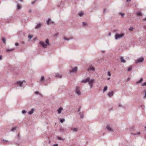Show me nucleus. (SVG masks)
Here are the masks:
<instances>
[{"label":"nucleus","mask_w":146,"mask_h":146,"mask_svg":"<svg viewBox=\"0 0 146 146\" xmlns=\"http://www.w3.org/2000/svg\"><path fill=\"white\" fill-rule=\"evenodd\" d=\"M94 81L95 80L94 79H90L89 77H88L87 78L82 80L81 82L84 83L88 82V84L90 85V88H92L93 87V84Z\"/></svg>","instance_id":"1"},{"label":"nucleus","mask_w":146,"mask_h":146,"mask_svg":"<svg viewBox=\"0 0 146 146\" xmlns=\"http://www.w3.org/2000/svg\"><path fill=\"white\" fill-rule=\"evenodd\" d=\"M46 44L44 43V42L42 41H40L39 42V44H40L44 48H46L47 45L49 44V40L48 39H46Z\"/></svg>","instance_id":"2"},{"label":"nucleus","mask_w":146,"mask_h":146,"mask_svg":"<svg viewBox=\"0 0 146 146\" xmlns=\"http://www.w3.org/2000/svg\"><path fill=\"white\" fill-rule=\"evenodd\" d=\"M124 34L122 33L121 34H119V33H116L115 34V40H117L118 39L124 37Z\"/></svg>","instance_id":"3"},{"label":"nucleus","mask_w":146,"mask_h":146,"mask_svg":"<svg viewBox=\"0 0 146 146\" xmlns=\"http://www.w3.org/2000/svg\"><path fill=\"white\" fill-rule=\"evenodd\" d=\"M74 92L78 96H80L81 94V92L80 91V87L78 86H76L75 87Z\"/></svg>","instance_id":"4"},{"label":"nucleus","mask_w":146,"mask_h":146,"mask_svg":"<svg viewBox=\"0 0 146 146\" xmlns=\"http://www.w3.org/2000/svg\"><path fill=\"white\" fill-rule=\"evenodd\" d=\"M144 60L143 57H141L138 58L137 60H135V62L136 63H140L142 62Z\"/></svg>","instance_id":"5"},{"label":"nucleus","mask_w":146,"mask_h":146,"mask_svg":"<svg viewBox=\"0 0 146 146\" xmlns=\"http://www.w3.org/2000/svg\"><path fill=\"white\" fill-rule=\"evenodd\" d=\"M46 23L47 25H49L50 24H53L54 23L52 21L50 18H48L46 21Z\"/></svg>","instance_id":"6"},{"label":"nucleus","mask_w":146,"mask_h":146,"mask_svg":"<svg viewBox=\"0 0 146 146\" xmlns=\"http://www.w3.org/2000/svg\"><path fill=\"white\" fill-rule=\"evenodd\" d=\"M23 82H25V81L24 80L22 82L21 81H18L16 82V84L17 85H19V86L20 87H23L22 86L23 84Z\"/></svg>","instance_id":"7"},{"label":"nucleus","mask_w":146,"mask_h":146,"mask_svg":"<svg viewBox=\"0 0 146 146\" xmlns=\"http://www.w3.org/2000/svg\"><path fill=\"white\" fill-rule=\"evenodd\" d=\"M55 77L58 78H61L62 77V76L61 74L58 73L55 74Z\"/></svg>","instance_id":"8"},{"label":"nucleus","mask_w":146,"mask_h":146,"mask_svg":"<svg viewBox=\"0 0 146 146\" xmlns=\"http://www.w3.org/2000/svg\"><path fill=\"white\" fill-rule=\"evenodd\" d=\"M113 93H114L113 91L109 92L108 94V96L110 97H111L113 95Z\"/></svg>","instance_id":"9"},{"label":"nucleus","mask_w":146,"mask_h":146,"mask_svg":"<svg viewBox=\"0 0 146 146\" xmlns=\"http://www.w3.org/2000/svg\"><path fill=\"white\" fill-rule=\"evenodd\" d=\"M77 71V67H75L73 68L72 71H70V73H71L72 72H76Z\"/></svg>","instance_id":"10"},{"label":"nucleus","mask_w":146,"mask_h":146,"mask_svg":"<svg viewBox=\"0 0 146 146\" xmlns=\"http://www.w3.org/2000/svg\"><path fill=\"white\" fill-rule=\"evenodd\" d=\"M88 71H89L90 70L94 71L95 70L94 68L92 66H91L88 69Z\"/></svg>","instance_id":"11"},{"label":"nucleus","mask_w":146,"mask_h":146,"mask_svg":"<svg viewBox=\"0 0 146 146\" xmlns=\"http://www.w3.org/2000/svg\"><path fill=\"white\" fill-rule=\"evenodd\" d=\"M35 110L34 108H32L31 111L28 112V113L30 115H31L33 113Z\"/></svg>","instance_id":"12"},{"label":"nucleus","mask_w":146,"mask_h":146,"mask_svg":"<svg viewBox=\"0 0 146 146\" xmlns=\"http://www.w3.org/2000/svg\"><path fill=\"white\" fill-rule=\"evenodd\" d=\"M15 49V48H12L7 49L6 50V51L7 52L13 51Z\"/></svg>","instance_id":"13"},{"label":"nucleus","mask_w":146,"mask_h":146,"mask_svg":"<svg viewBox=\"0 0 146 146\" xmlns=\"http://www.w3.org/2000/svg\"><path fill=\"white\" fill-rule=\"evenodd\" d=\"M71 130L73 132H77L78 130V129L77 128L74 127H72Z\"/></svg>","instance_id":"14"},{"label":"nucleus","mask_w":146,"mask_h":146,"mask_svg":"<svg viewBox=\"0 0 146 146\" xmlns=\"http://www.w3.org/2000/svg\"><path fill=\"white\" fill-rule=\"evenodd\" d=\"M41 25V23H39L37 24V25H36L35 27V29H36L40 27Z\"/></svg>","instance_id":"15"},{"label":"nucleus","mask_w":146,"mask_h":146,"mask_svg":"<svg viewBox=\"0 0 146 146\" xmlns=\"http://www.w3.org/2000/svg\"><path fill=\"white\" fill-rule=\"evenodd\" d=\"M63 110V108L62 107H60L58 110V113H60L61 111Z\"/></svg>","instance_id":"16"},{"label":"nucleus","mask_w":146,"mask_h":146,"mask_svg":"<svg viewBox=\"0 0 146 146\" xmlns=\"http://www.w3.org/2000/svg\"><path fill=\"white\" fill-rule=\"evenodd\" d=\"M106 128L110 131H113V129L108 125L107 126Z\"/></svg>","instance_id":"17"},{"label":"nucleus","mask_w":146,"mask_h":146,"mask_svg":"<svg viewBox=\"0 0 146 146\" xmlns=\"http://www.w3.org/2000/svg\"><path fill=\"white\" fill-rule=\"evenodd\" d=\"M121 59V62L125 63L126 62L125 60L123 59V57H121L120 58Z\"/></svg>","instance_id":"18"},{"label":"nucleus","mask_w":146,"mask_h":146,"mask_svg":"<svg viewBox=\"0 0 146 146\" xmlns=\"http://www.w3.org/2000/svg\"><path fill=\"white\" fill-rule=\"evenodd\" d=\"M143 80V78H141L137 82H136V83L137 84H139L141 83L142 82V81Z\"/></svg>","instance_id":"19"},{"label":"nucleus","mask_w":146,"mask_h":146,"mask_svg":"<svg viewBox=\"0 0 146 146\" xmlns=\"http://www.w3.org/2000/svg\"><path fill=\"white\" fill-rule=\"evenodd\" d=\"M79 114L80 115V118L82 119L84 117V115L81 112H80Z\"/></svg>","instance_id":"20"},{"label":"nucleus","mask_w":146,"mask_h":146,"mask_svg":"<svg viewBox=\"0 0 146 146\" xmlns=\"http://www.w3.org/2000/svg\"><path fill=\"white\" fill-rule=\"evenodd\" d=\"M137 16H142V13L140 12H138L137 13Z\"/></svg>","instance_id":"21"},{"label":"nucleus","mask_w":146,"mask_h":146,"mask_svg":"<svg viewBox=\"0 0 146 146\" xmlns=\"http://www.w3.org/2000/svg\"><path fill=\"white\" fill-rule=\"evenodd\" d=\"M107 88H108L107 86H105L104 88V89L103 91V92H105L107 90Z\"/></svg>","instance_id":"22"},{"label":"nucleus","mask_w":146,"mask_h":146,"mask_svg":"<svg viewBox=\"0 0 146 146\" xmlns=\"http://www.w3.org/2000/svg\"><path fill=\"white\" fill-rule=\"evenodd\" d=\"M84 13L83 12H81L78 13L80 17H82L84 15Z\"/></svg>","instance_id":"23"},{"label":"nucleus","mask_w":146,"mask_h":146,"mask_svg":"<svg viewBox=\"0 0 146 146\" xmlns=\"http://www.w3.org/2000/svg\"><path fill=\"white\" fill-rule=\"evenodd\" d=\"M140 134H141V133L140 132H138L137 133H131L132 134H133V135H139Z\"/></svg>","instance_id":"24"},{"label":"nucleus","mask_w":146,"mask_h":146,"mask_svg":"<svg viewBox=\"0 0 146 146\" xmlns=\"http://www.w3.org/2000/svg\"><path fill=\"white\" fill-rule=\"evenodd\" d=\"M44 79V76H41L40 80V82H42Z\"/></svg>","instance_id":"25"},{"label":"nucleus","mask_w":146,"mask_h":146,"mask_svg":"<svg viewBox=\"0 0 146 146\" xmlns=\"http://www.w3.org/2000/svg\"><path fill=\"white\" fill-rule=\"evenodd\" d=\"M35 94L36 95L39 94L40 96H42V94H40L38 92L36 91L35 92Z\"/></svg>","instance_id":"26"},{"label":"nucleus","mask_w":146,"mask_h":146,"mask_svg":"<svg viewBox=\"0 0 146 146\" xmlns=\"http://www.w3.org/2000/svg\"><path fill=\"white\" fill-rule=\"evenodd\" d=\"M57 138L58 140H65L64 138H62L59 137H57Z\"/></svg>","instance_id":"27"},{"label":"nucleus","mask_w":146,"mask_h":146,"mask_svg":"<svg viewBox=\"0 0 146 146\" xmlns=\"http://www.w3.org/2000/svg\"><path fill=\"white\" fill-rule=\"evenodd\" d=\"M2 41L5 44H6L5 39L4 37H3L2 39Z\"/></svg>","instance_id":"28"},{"label":"nucleus","mask_w":146,"mask_h":146,"mask_svg":"<svg viewBox=\"0 0 146 146\" xmlns=\"http://www.w3.org/2000/svg\"><path fill=\"white\" fill-rule=\"evenodd\" d=\"M64 39L65 40H70V39H72V38H71L70 39H69V38H67L65 36H64Z\"/></svg>","instance_id":"29"},{"label":"nucleus","mask_w":146,"mask_h":146,"mask_svg":"<svg viewBox=\"0 0 146 146\" xmlns=\"http://www.w3.org/2000/svg\"><path fill=\"white\" fill-rule=\"evenodd\" d=\"M132 69V67L131 66H130L127 69V70L129 71H130Z\"/></svg>","instance_id":"30"},{"label":"nucleus","mask_w":146,"mask_h":146,"mask_svg":"<svg viewBox=\"0 0 146 146\" xmlns=\"http://www.w3.org/2000/svg\"><path fill=\"white\" fill-rule=\"evenodd\" d=\"M3 141L5 143H7L9 142V141L8 140H6L3 139Z\"/></svg>","instance_id":"31"},{"label":"nucleus","mask_w":146,"mask_h":146,"mask_svg":"<svg viewBox=\"0 0 146 146\" xmlns=\"http://www.w3.org/2000/svg\"><path fill=\"white\" fill-rule=\"evenodd\" d=\"M21 8V6L19 5V4H18L17 5V8L18 9H19Z\"/></svg>","instance_id":"32"},{"label":"nucleus","mask_w":146,"mask_h":146,"mask_svg":"<svg viewBox=\"0 0 146 146\" xmlns=\"http://www.w3.org/2000/svg\"><path fill=\"white\" fill-rule=\"evenodd\" d=\"M59 35L58 33H56L54 35V36L57 37Z\"/></svg>","instance_id":"33"},{"label":"nucleus","mask_w":146,"mask_h":146,"mask_svg":"<svg viewBox=\"0 0 146 146\" xmlns=\"http://www.w3.org/2000/svg\"><path fill=\"white\" fill-rule=\"evenodd\" d=\"M82 25L84 26H87V23L85 22H83L82 23Z\"/></svg>","instance_id":"34"},{"label":"nucleus","mask_w":146,"mask_h":146,"mask_svg":"<svg viewBox=\"0 0 146 146\" xmlns=\"http://www.w3.org/2000/svg\"><path fill=\"white\" fill-rule=\"evenodd\" d=\"M33 37V36L31 35H29L28 36V38L30 39H31Z\"/></svg>","instance_id":"35"},{"label":"nucleus","mask_w":146,"mask_h":146,"mask_svg":"<svg viewBox=\"0 0 146 146\" xmlns=\"http://www.w3.org/2000/svg\"><path fill=\"white\" fill-rule=\"evenodd\" d=\"M65 120L64 119H60V122L62 123H63L64 121Z\"/></svg>","instance_id":"36"},{"label":"nucleus","mask_w":146,"mask_h":146,"mask_svg":"<svg viewBox=\"0 0 146 146\" xmlns=\"http://www.w3.org/2000/svg\"><path fill=\"white\" fill-rule=\"evenodd\" d=\"M26 112L27 111L25 110H23L22 111V113L23 114L26 113Z\"/></svg>","instance_id":"37"},{"label":"nucleus","mask_w":146,"mask_h":146,"mask_svg":"<svg viewBox=\"0 0 146 146\" xmlns=\"http://www.w3.org/2000/svg\"><path fill=\"white\" fill-rule=\"evenodd\" d=\"M16 129V127H14V128H12L11 130V131H14Z\"/></svg>","instance_id":"38"},{"label":"nucleus","mask_w":146,"mask_h":146,"mask_svg":"<svg viewBox=\"0 0 146 146\" xmlns=\"http://www.w3.org/2000/svg\"><path fill=\"white\" fill-rule=\"evenodd\" d=\"M37 0H35V1H34L32 2L31 3V4L32 5H33L34 4H35V3L36 2Z\"/></svg>","instance_id":"39"},{"label":"nucleus","mask_w":146,"mask_h":146,"mask_svg":"<svg viewBox=\"0 0 146 146\" xmlns=\"http://www.w3.org/2000/svg\"><path fill=\"white\" fill-rule=\"evenodd\" d=\"M108 75L109 76H111V73L109 72H107Z\"/></svg>","instance_id":"40"},{"label":"nucleus","mask_w":146,"mask_h":146,"mask_svg":"<svg viewBox=\"0 0 146 146\" xmlns=\"http://www.w3.org/2000/svg\"><path fill=\"white\" fill-rule=\"evenodd\" d=\"M133 28L132 27H131L129 29V30L130 31H132L133 30Z\"/></svg>","instance_id":"41"},{"label":"nucleus","mask_w":146,"mask_h":146,"mask_svg":"<svg viewBox=\"0 0 146 146\" xmlns=\"http://www.w3.org/2000/svg\"><path fill=\"white\" fill-rule=\"evenodd\" d=\"M134 128V126H132L130 128V130L131 131V130H133Z\"/></svg>","instance_id":"42"},{"label":"nucleus","mask_w":146,"mask_h":146,"mask_svg":"<svg viewBox=\"0 0 146 146\" xmlns=\"http://www.w3.org/2000/svg\"><path fill=\"white\" fill-rule=\"evenodd\" d=\"M60 131L61 132H63L64 131V130L62 128H61L60 129Z\"/></svg>","instance_id":"43"},{"label":"nucleus","mask_w":146,"mask_h":146,"mask_svg":"<svg viewBox=\"0 0 146 146\" xmlns=\"http://www.w3.org/2000/svg\"><path fill=\"white\" fill-rule=\"evenodd\" d=\"M119 14L120 15H121V16L122 17H123L124 16V13H119Z\"/></svg>","instance_id":"44"},{"label":"nucleus","mask_w":146,"mask_h":146,"mask_svg":"<svg viewBox=\"0 0 146 146\" xmlns=\"http://www.w3.org/2000/svg\"><path fill=\"white\" fill-rule=\"evenodd\" d=\"M142 21H146V17L143 18V19H142Z\"/></svg>","instance_id":"45"},{"label":"nucleus","mask_w":146,"mask_h":146,"mask_svg":"<svg viewBox=\"0 0 146 146\" xmlns=\"http://www.w3.org/2000/svg\"><path fill=\"white\" fill-rule=\"evenodd\" d=\"M146 85V82H145L142 84V86H145Z\"/></svg>","instance_id":"46"},{"label":"nucleus","mask_w":146,"mask_h":146,"mask_svg":"<svg viewBox=\"0 0 146 146\" xmlns=\"http://www.w3.org/2000/svg\"><path fill=\"white\" fill-rule=\"evenodd\" d=\"M118 106L119 107H123V106H122L120 104H119L118 105Z\"/></svg>","instance_id":"47"},{"label":"nucleus","mask_w":146,"mask_h":146,"mask_svg":"<svg viewBox=\"0 0 146 146\" xmlns=\"http://www.w3.org/2000/svg\"><path fill=\"white\" fill-rule=\"evenodd\" d=\"M80 110H81V107H79L78 110V112L79 111H80Z\"/></svg>","instance_id":"48"},{"label":"nucleus","mask_w":146,"mask_h":146,"mask_svg":"<svg viewBox=\"0 0 146 146\" xmlns=\"http://www.w3.org/2000/svg\"><path fill=\"white\" fill-rule=\"evenodd\" d=\"M15 44L16 46H17L19 45L18 43L17 42Z\"/></svg>","instance_id":"49"},{"label":"nucleus","mask_w":146,"mask_h":146,"mask_svg":"<svg viewBox=\"0 0 146 146\" xmlns=\"http://www.w3.org/2000/svg\"><path fill=\"white\" fill-rule=\"evenodd\" d=\"M58 144H54L52 146H58Z\"/></svg>","instance_id":"50"},{"label":"nucleus","mask_w":146,"mask_h":146,"mask_svg":"<svg viewBox=\"0 0 146 146\" xmlns=\"http://www.w3.org/2000/svg\"><path fill=\"white\" fill-rule=\"evenodd\" d=\"M2 56H0V60H1L2 59Z\"/></svg>","instance_id":"51"},{"label":"nucleus","mask_w":146,"mask_h":146,"mask_svg":"<svg viewBox=\"0 0 146 146\" xmlns=\"http://www.w3.org/2000/svg\"><path fill=\"white\" fill-rule=\"evenodd\" d=\"M110 79V77H108L107 78V80H109Z\"/></svg>","instance_id":"52"},{"label":"nucleus","mask_w":146,"mask_h":146,"mask_svg":"<svg viewBox=\"0 0 146 146\" xmlns=\"http://www.w3.org/2000/svg\"><path fill=\"white\" fill-rule=\"evenodd\" d=\"M129 79H129V78H127V81H129Z\"/></svg>","instance_id":"53"},{"label":"nucleus","mask_w":146,"mask_h":146,"mask_svg":"<svg viewBox=\"0 0 146 146\" xmlns=\"http://www.w3.org/2000/svg\"><path fill=\"white\" fill-rule=\"evenodd\" d=\"M108 35H109V36H110V35H111V33H109V34H108Z\"/></svg>","instance_id":"54"},{"label":"nucleus","mask_w":146,"mask_h":146,"mask_svg":"<svg viewBox=\"0 0 146 146\" xmlns=\"http://www.w3.org/2000/svg\"><path fill=\"white\" fill-rule=\"evenodd\" d=\"M21 2H23V0H19Z\"/></svg>","instance_id":"55"},{"label":"nucleus","mask_w":146,"mask_h":146,"mask_svg":"<svg viewBox=\"0 0 146 146\" xmlns=\"http://www.w3.org/2000/svg\"><path fill=\"white\" fill-rule=\"evenodd\" d=\"M36 38H34V40H36Z\"/></svg>","instance_id":"56"},{"label":"nucleus","mask_w":146,"mask_h":146,"mask_svg":"<svg viewBox=\"0 0 146 146\" xmlns=\"http://www.w3.org/2000/svg\"><path fill=\"white\" fill-rule=\"evenodd\" d=\"M131 0H126V1L127 2L128 1H131Z\"/></svg>","instance_id":"57"},{"label":"nucleus","mask_w":146,"mask_h":146,"mask_svg":"<svg viewBox=\"0 0 146 146\" xmlns=\"http://www.w3.org/2000/svg\"><path fill=\"white\" fill-rule=\"evenodd\" d=\"M106 11L105 10V9H104V12H106Z\"/></svg>","instance_id":"58"},{"label":"nucleus","mask_w":146,"mask_h":146,"mask_svg":"<svg viewBox=\"0 0 146 146\" xmlns=\"http://www.w3.org/2000/svg\"><path fill=\"white\" fill-rule=\"evenodd\" d=\"M29 12H31V10H29Z\"/></svg>","instance_id":"59"},{"label":"nucleus","mask_w":146,"mask_h":146,"mask_svg":"<svg viewBox=\"0 0 146 146\" xmlns=\"http://www.w3.org/2000/svg\"><path fill=\"white\" fill-rule=\"evenodd\" d=\"M18 137H19V134L18 135Z\"/></svg>","instance_id":"60"},{"label":"nucleus","mask_w":146,"mask_h":146,"mask_svg":"<svg viewBox=\"0 0 146 146\" xmlns=\"http://www.w3.org/2000/svg\"><path fill=\"white\" fill-rule=\"evenodd\" d=\"M145 128L146 129V127H145Z\"/></svg>","instance_id":"61"},{"label":"nucleus","mask_w":146,"mask_h":146,"mask_svg":"<svg viewBox=\"0 0 146 146\" xmlns=\"http://www.w3.org/2000/svg\"><path fill=\"white\" fill-rule=\"evenodd\" d=\"M50 141H49V143H50Z\"/></svg>","instance_id":"62"}]
</instances>
